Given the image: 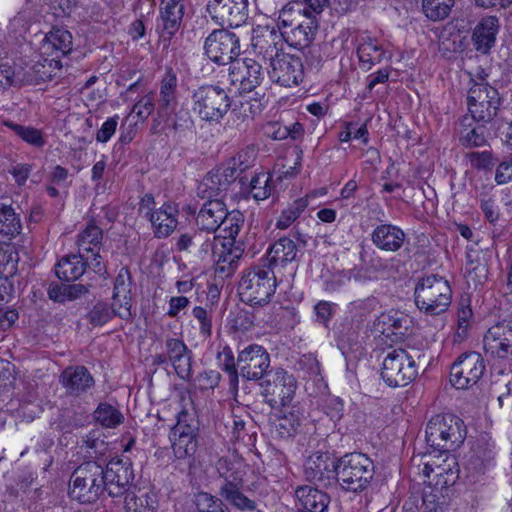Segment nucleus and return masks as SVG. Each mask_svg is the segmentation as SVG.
I'll return each instance as SVG.
<instances>
[{"mask_svg": "<svg viewBox=\"0 0 512 512\" xmlns=\"http://www.w3.org/2000/svg\"><path fill=\"white\" fill-rule=\"evenodd\" d=\"M426 442L443 457L450 450L458 448L466 438V427L461 418L454 414H437L426 426Z\"/></svg>", "mask_w": 512, "mask_h": 512, "instance_id": "obj_1", "label": "nucleus"}, {"mask_svg": "<svg viewBox=\"0 0 512 512\" xmlns=\"http://www.w3.org/2000/svg\"><path fill=\"white\" fill-rule=\"evenodd\" d=\"M277 287L273 269L266 264L246 269L238 284V294L242 302L251 306L267 304Z\"/></svg>", "mask_w": 512, "mask_h": 512, "instance_id": "obj_2", "label": "nucleus"}, {"mask_svg": "<svg viewBox=\"0 0 512 512\" xmlns=\"http://www.w3.org/2000/svg\"><path fill=\"white\" fill-rule=\"evenodd\" d=\"M373 476L374 463L363 453H348L338 459L336 484L346 492H362L368 487Z\"/></svg>", "mask_w": 512, "mask_h": 512, "instance_id": "obj_3", "label": "nucleus"}, {"mask_svg": "<svg viewBox=\"0 0 512 512\" xmlns=\"http://www.w3.org/2000/svg\"><path fill=\"white\" fill-rule=\"evenodd\" d=\"M278 27L285 41L294 48L309 47L318 31V19L301 13L294 7H284L278 17Z\"/></svg>", "mask_w": 512, "mask_h": 512, "instance_id": "obj_4", "label": "nucleus"}, {"mask_svg": "<svg viewBox=\"0 0 512 512\" xmlns=\"http://www.w3.org/2000/svg\"><path fill=\"white\" fill-rule=\"evenodd\" d=\"M103 465L96 461H87L79 465L72 473L68 494L80 503H94L105 491Z\"/></svg>", "mask_w": 512, "mask_h": 512, "instance_id": "obj_5", "label": "nucleus"}, {"mask_svg": "<svg viewBox=\"0 0 512 512\" xmlns=\"http://www.w3.org/2000/svg\"><path fill=\"white\" fill-rule=\"evenodd\" d=\"M192 109L208 123H219L228 113L232 100L228 91L218 84H203L193 90Z\"/></svg>", "mask_w": 512, "mask_h": 512, "instance_id": "obj_6", "label": "nucleus"}, {"mask_svg": "<svg viewBox=\"0 0 512 512\" xmlns=\"http://www.w3.org/2000/svg\"><path fill=\"white\" fill-rule=\"evenodd\" d=\"M414 296L415 304L421 311L429 315H439L450 306L452 290L443 277L428 275L419 279Z\"/></svg>", "mask_w": 512, "mask_h": 512, "instance_id": "obj_7", "label": "nucleus"}, {"mask_svg": "<svg viewBox=\"0 0 512 512\" xmlns=\"http://www.w3.org/2000/svg\"><path fill=\"white\" fill-rule=\"evenodd\" d=\"M440 462L437 460H428L423 463L422 473L428 478V486H431V494L433 495L432 503L438 502L444 498L450 486L456 483L459 478V467L454 456L444 454Z\"/></svg>", "mask_w": 512, "mask_h": 512, "instance_id": "obj_8", "label": "nucleus"}, {"mask_svg": "<svg viewBox=\"0 0 512 512\" xmlns=\"http://www.w3.org/2000/svg\"><path fill=\"white\" fill-rule=\"evenodd\" d=\"M417 375L415 359L405 349H393L385 356L381 377L388 386L404 387L411 383Z\"/></svg>", "mask_w": 512, "mask_h": 512, "instance_id": "obj_9", "label": "nucleus"}, {"mask_svg": "<svg viewBox=\"0 0 512 512\" xmlns=\"http://www.w3.org/2000/svg\"><path fill=\"white\" fill-rule=\"evenodd\" d=\"M197 426L192 414L182 409L177 414V422L170 431V441L177 459L193 458L197 449Z\"/></svg>", "mask_w": 512, "mask_h": 512, "instance_id": "obj_10", "label": "nucleus"}, {"mask_svg": "<svg viewBox=\"0 0 512 512\" xmlns=\"http://www.w3.org/2000/svg\"><path fill=\"white\" fill-rule=\"evenodd\" d=\"M467 105L473 121L491 122L499 109V93L488 83H475L469 90Z\"/></svg>", "mask_w": 512, "mask_h": 512, "instance_id": "obj_11", "label": "nucleus"}, {"mask_svg": "<svg viewBox=\"0 0 512 512\" xmlns=\"http://www.w3.org/2000/svg\"><path fill=\"white\" fill-rule=\"evenodd\" d=\"M204 50L207 57L214 63L231 65L240 54V40L232 31L216 29L206 38Z\"/></svg>", "mask_w": 512, "mask_h": 512, "instance_id": "obj_12", "label": "nucleus"}, {"mask_svg": "<svg viewBox=\"0 0 512 512\" xmlns=\"http://www.w3.org/2000/svg\"><path fill=\"white\" fill-rule=\"evenodd\" d=\"M266 403L272 408L288 406L294 398L297 383L292 374L283 369H277L268 374L262 384Z\"/></svg>", "mask_w": 512, "mask_h": 512, "instance_id": "obj_13", "label": "nucleus"}, {"mask_svg": "<svg viewBox=\"0 0 512 512\" xmlns=\"http://www.w3.org/2000/svg\"><path fill=\"white\" fill-rule=\"evenodd\" d=\"M485 371L484 360L477 352L461 354L450 369V382L457 389L475 385Z\"/></svg>", "mask_w": 512, "mask_h": 512, "instance_id": "obj_14", "label": "nucleus"}, {"mask_svg": "<svg viewBox=\"0 0 512 512\" xmlns=\"http://www.w3.org/2000/svg\"><path fill=\"white\" fill-rule=\"evenodd\" d=\"M237 366L240 375L249 381L262 379L270 367V355L258 344H249L239 351Z\"/></svg>", "mask_w": 512, "mask_h": 512, "instance_id": "obj_15", "label": "nucleus"}, {"mask_svg": "<svg viewBox=\"0 0 512 512\" xmlns=\"http://www.w3.org/2000/svg\"><path fill=\"white\" fill-rule=\"evenodd\" d=\"M264 79L261 65L254 59H236L229 66V80L240 94L248 93L258 87Z\"/></svg>", "mask_w": 512, "mask_h": 512, "instance_id": "obj_16", "label": "nucleus"}, {"mask_svg": "<svg viewBox=\"0 0 512 512\" xmlns=\"http://www.w3.org/2000/svg\"><path fill=\"white\" fill-rule=\"evenodd\" d=\"M103 475H105V490L111 497L125 495L134 480L132 463L128 459H111L106 467H103Z\"/></svg>", "mask_w": 512, "mask_h": 512, "instance_id": "obj_17", "label": "nucleus"}, {"mask_svg": "<svg viewBox=\"0 0 512 512\" xmlns=\"http://www.w3.org/2000/svg\"><path fill=\"white\" fill-rule=\"evenodd\" d=\"M338 460H335L328 453L315 452L311 454L304 464V475L306 480L322 487H329L336 484V468Z\"/></svg>", "mask_w": 512, "mask_h": 512, "instance_id": "obj_18", "label": "nucleus"}, {"mask_svg": "<svg viewBox=\"0 0 512 512\" xmlns=\"http://www.w3.org/2000/svg\"><path fill=\"white\" fill-rule=\"evenodd\" d=\"M207 12L221 26L239 27L246 21L248 0H209Z\"/></svg>", "mask_w": 512, "mask_h": 512, "instance_id": "obj_19", "label": "nucleus"}, {"mask_svg": "<svg viewBox=\"0 0 512 512\" xmlns=\"http://www.w3.org/2000/svg\"><path fill=\"white\" fill-rule=\"evenodd\" d=\"M271 80L284 87L298 85L304 78V67L300 57L288 53L276 57L270 63Z\"/></svg>", "mask_w": 512, "mask_h": 512, "instance_id": "obj_20", "label": "nucleus"}, {"mask_svg": "<svg viewBox=\"0 0 512 512\" xmlns=\"http://www.w3.org/2000/svg\"><path fill=\"white\" fill-rule=\"evenodd\" d=\"M484 349L493 358L504 361H512V324L499 322L486 332Z\"/></svg>", "mask_w": 512, "mask_h": 512, "instance_id": "obj_21", "label": "nucleus"}, {"mask_svg": "<svg viewBox=\"0 0 512 512\" xmlns=\"http://www.w3.org/2000/svg\"><path fill=\"white\" fill-rule=\"evenodd\" d=\"M185 14V0H161L157 28L164 40L179 30Z\"/></svg>", "mask_w": 512, "mask_h": 512, "instance_id": "obj_22", "label": "nucleus"}, {"mask_svg": "<svg viewBox=\"0 0 512 512\" xmlns=\"http://www.w3.org/2000/svg\"><path fill=\"white\" fill-rule=\"evenodd\" d=\"M59 382L70 397H81L95 386V380L83 365L68 366L59 376Z\"/></svg>", "mask_w": 512, "mask_h": 512, "instance_id": "obj_23", "label": "nucleus"}, {"mask_svg": "<svg viewBox=\"0 0 512 512\" xmlns=\"http://www.w3.org/2000/svg\"><path fill=\"white\" fill-rule=\"evenodd\" d=\"M165 351L168 355L167 360L173 366L177 376L189 381L192 377V351L183 340L178 338H167Z\"/></svg>", "mask_w": 512, "mask_h": 512, "instance_id": "obj_24", "label": "nucleus"}, {"mask_svg": "<svg viewBox=\"0 0 512 512\" xmlns=\"http://www.w3.org/2000/svg\"><path fill=\"white\" fill-rule=\"evenodd\" d=\"M499 29L498 17L490 15L481 18L475 25L471 35L474 49L482 55L489 54L495 46Z\"/></svg>", "mask_w": 512, "mask_h": 512, "instance_id": "obj_25", "label": "nucleus"}, {"mask_svg": "<svg viewBox=\"0 0 512 512\" xmlns=\"http://www.w3.org/2000/svg\"><path fill=\"white\" fill-rule=\"evenodd\" d=\"M179 208L178 204L165 202L150 217L153 234L156 238H167L178 225Z\"/></svg>", "mask_w": 512, "mask_h": 512, "instance_id": "obj_26", "label": "nucleus"}, {"mask_svg": "<svg viewBox=\"0 0 512 512\" xmlns=\"http://www.w3.org/2000/svg\"><path fill=\"white\" fill-rule=\"evenodd\" d=\"M72 39V34L68 30L62 27H53L46 33L42 41L43 53L54 56L52 61L57 67H60V61L56 59L66 56L72 51Z\"/></svg>", "mask_w": 512, "mask_h": 512, "instance_id": "obj_27", "label": "nucleus"}, {"mask_svg": "<svg viewBox=\"0 0 512 512\" xmlns=\"http://www.w3.org/2000/svg\"><path fill=\"white\" fill-rule=\"evenodd\" d=\"M406 238L405 232L398 226L390 223L377 225L371 233L372 243L385 252L400 250Z\"/></svg>", "mask_w": 512, "mask_h": 512, "instance_id": "obj_28", "label": "nucleus"}, {"mask_svg": "<svg viewBox=\"0 0 512 512\" xmlns=\"http://www.w3.org/2000/svg\"><path fill=\"white\" fill-rule=\"evenodd\" d=\"M227 217V208L219 199L208 200L199 210L195 222L197 227L208 233H215Z\"/></svg>", "mask_w": 512, "mask_h": 512, "instance_id": "obj_29", "label": "nucleus"}, {"mask_svg": "<svg viewBox=\"0 0 512 512\" xmlns=\"http://www.w3.org/2000/svg\"><path fill=\"white\" fill-rule=\"evenodd\" d=\"M298 501L296 512H327L330 497L327 493L310 485L298 486L295 490Z\"/></svg>", "mask_w": 512, "mask_h": 512, "instance_id": "obj_30", "label": "nucleus"}, {"mask_svg": "<svg viewBox=\"0 0 512 512\" xmlns=\"http://www.w3.org/2000/svg\"><path fill=\"white\" fill-rule=\"evenodd\" d=\"M131 273L127 267H122L114 281L113 305L120 308L118 317L127 319L131 316Z\"/></svg>", "mask_w": 512, "mask_h": 512, "instance_id": "obj_31", "label": "nucleus"}, {"mask_svg": "<svg viewBox=\"0 0 512 512\" xmlns=\"http://www.w3.org/2000/svg\"><path fill=\"white\" fill-rule=\"evenodd\" d=\"M494 460V444L488 441H478L465 463V471L475 479L484 474Z\"/></svg>", "mask_w": 512, "mask_h": 512, "instance_id": "obj_32", "label": "nucleus"}, {"mask_svg": "<svg viewBox=\"0 0 512 512\" xmlns=\"http://www.w3.org/2000/svg\"><path fill=\"white\" fill-rule=\"evenodd\" d=\"M297 253L296 243L288 237H282L269 247L264 264L273 270L276 267L284 268L287 264L296 260Z\"/></svg>", "mask_w": 512, "mask_h": 512, "instance_id": "obj_33", "label": "nucleus"}, {"mask_svg": "<svg viewBox=\"0 0 512 512\" xmlns=\"http://www.w3.org/2000/svg\"><path fill=\"white\" fill-rule=\"evenodd\" d=\"M357 56L360 67L370 70L373 66L382 62L386 56V50L378 39L369 35L358 38Z\"/></svg>", "mask_w": 512, "mask_h": 512, "instance_id": "obj_34", "label": "nucleus"}, {"mask_svg": "<svg viewBox=\"0 0 512 512\" xmlns=\"http://www.w3.org/2000/svg\"><path fill=\"white\" fill-rule=\"evenodd\" d=\"M282 35L268 28L257 33L252 38V46L258 55H262L272 63L276 57L282 55Z\"/></svg>", "mask_w": 512, "mask_h": 512, "instance_id": "obj_35", "label": "nucleus"}, {"mask_svg": "<svg viewBox=\"0 0 512 512\" xmlns=\"http://www.w3.org/2000/svg\"><path fill=\"white\" fill-rule=\"evenodd\" d=\"M177 76L172 69L166 71L160 84L157 113L160 117L170 114L177 105Z\"/></svg>", "mask_w": 512, "mask_h": 512, "instance_id": "obj_36", "label": "nucleus"}, {"mask_svg": "<svg viewBox=\"0 0 512 512\" xmlns=\"http://www.w3.org/2000/svg\"><path fill=\"white\" fill-rule=\"evenodd\" d=\"M87 261L80 253L68 255L59 260L55 267V273L61 280L70 282L79 279L86 270Z\"/></svg>", "mask_w": 512, "mask_h": 512, "instance_id": "obj_37", "label": "nucleus"}, {"mask_svg": "<svg viewBox=\"0 0 512 512\" xmlns=\"http://www.w3.org/2000/svg\"><path fill=\"white\" fill-rule=\"evenodd\" d=\"M227 245L226 243L222 244V250L217 254V259L215 260V275L222 279L228 278L235 273L243 252L239 247L227 248Z\"/></svg>", "mask_w": 512, "mask_h": 512, "instance_id": "obj_38", "label": "nucleus"}, {"mask_svg": "<svg viewBox=\"0 0 512 512\" xmlns=\"http://www.w3.org/2000/svg\"><path fill=\"white\" fill-rule=\"evenodd\" d=\"M165 120L167 127L171 130L173 138L181 141L188 134H192L194 128V121L186 109H179L173 116H166Z\"/></svg>", "mask_w": 512, "mask_h": 512, "instance_id": "obj_39", "label": "nucleus"}, {"mask_svg": "<svg viewBox=\"0 0 512 512\" xmlns=\"http://www.w3.org/2000/svg\"><path fill=\"white\" fill-rule=\"evenodd\" d=\"M103 232L100 227L90 223L77 236L78 253L89 254L90 251L100 250Z\"/></svg>", "mask_w": 512, "mask_h": 512, "instance_id": "obj_40", "label": "nucleus"}, {"mask_svg": "<svg viewBox=\"0 0 512 512\" xmlns=\"http://www.w3.org/2000/svg\"><path fill=\"white\" fill-rule=\"evenodd\" d=\"M472 117H464L462 122L465 123L467 121V129H464L460 132L459 135V143L465 148H479L487 145L488 141L485 135L486 128L485 126L478 125L471 127Z\"/></svg>", "mask_w": 512, "mask_h": 512, "instance_id": "obj_41", "label": "nucleus"}, {"mask_svg": "<svg viewBox=\"0 0 512 512\" xmlns=\"http://www.w3.org/2000/svg\"><path fill=\"white\" fill-rule=\"evenodd\" d=\"M93 416L95 422L104 428H116L124 421L122 412L109 403H100Z\"/></svg>", "mask_w": 512, "mask_h": 512, "instance_id": "obj_42", "label": "nucleus"}, {"mask_svg": "<svg viewBox=\"0 0 512 512\" xmlns=\"http://www.w3.org/2000/svg\"><path fill=\"white\" fill-rule=\"evenodd\" d=\"M3 126H6L14 132L16 136L22 139L29 145L37 148H42L45 145V139L41 130L36 129L32 126H24L14 123L11 120H5L2 122Z\"/></svg>", "mask_w": 512, "mask_h": 512, "instance_id": "obj_43", "label": "nucleus"}, {"mask_svg": "<svg viewBox=\"0 0 512 512\" xmlns=\"http://www.w3.org/2000/svg\"><path fill=\"white\" fill-rule=\"evenodd\" d=\"M242 485L243 484L235 483L228 486H221L219 494L231 505L240 510H254L256 504L241 492Z\"/></svg>", "mask_w": 512, "mask_h": 512, "instance_id": "obj_44", "label": "nucleus"}, {"mask_svg": "<svg viewBox=\"0 0 512 512\" xmlns=\"http://www.w3.org/2000/svg\"><path fill=\"white\" fill-rule=\"evenodd\" d=\"M218 359L220 361V369L228 376L230 390L237 392L240 371L237 362H235L232 350L229 347H224L222 352L218 354Z\"/></svg>", "mask_w": 512, "mask_h": 512, "instance_id": "obj_45", "label": "nucleus"}, {"mask_svg": "<svg viewBox=\"0 0 512 512\" xmlns=\"http://www.w3.org/2000/svg\"><path fill=\"white\" fill-rule=\"evenodd\" d=\"M244 225V215L238 211L233 210L231 212L227 211V217L223 220L221 226L222 228V237L227 241L226 244L233 246L236 243V237L241 231Z\"/></svg>", "mask_w": 512, "mask_h": 512, "instance_id": "obj_46", "label": "nucleus"}, {"mask_svg": "<svg viewBox=\"0 0 512 512\" xmlns=\"http://www.w3.org/2000/svg\"><path fill=\"white\" fill-rule=\"evenodd\" d=\"M120 308L118 306L109 305L105 302H97L87 313V320L93 326H102L110 321L114 316H118Z\"/></svg>", "mask_w": 512, "mask_h": 512, "instance_id": "obj_47", "label": "nucleus"}, {"mask_svg": "<svg viewBox=\"0 0 512 512\" xmlns=\"http://www.w3.org/2000/svg\"><path fill=\"white\" fill-rule=\"evenodd\" d=\"M231 184L224 180L221 173L217 170L209 172L198 187L199 193H207L208 197H217L221 192L226 191Z\"/></svg>", "mask_w": 512, "mask_h": 512, "instance_id": "obj_48", "label": "nucleus"}, {"mask_svg": "<svg viewBox=\"0 0 512 512\" xmlns=\"http://www.w3.org/2000/svg\"><path fill=\"white\" fill-rule=\"evenodd\" d=\"M454 3V0H422V9L428 19L439 21L449 15Z\"/></svg>", "mask_w": 512, "mask_h": 512, "instance_id": "obj_49", "label": "nucleus"}, {"mask_svg": "<svg viewBox=\"0 0 512 512\" xmlns=\"http://www.w3.org/2000/svg\"><path fill=\"white\" fill-rule=\"evenodd\" d=\"M21 222L19 217L9 205L0 203V233L6 236L19 234Z\"/></svg>", "mask_w": 512, "mask_h": 512, "instance_id": "obj_50", "label": "nucleus"}, {"mask_svg": "<svg viewBox=\"0 0 512 512\" xmlns=\"http://www.w3.org/2000/svg\"><path fill=\"white\" fill-rule=\"evenodd\" d=\"M308 206V200L305 198H299L295 200L291 205L284 209L277 219L276 227L278 229L288 228Z\"/></svg>", "mask_w": 512, "mask_h": 512, "instance_id": "obj_51", "label": "nucleus"}, {"mask_svg": "<svg viewBox=\"0 0 512 512\" xmlns=\"http://www.w3.org/2000/svg\"><path fill=\"white\" fill-rule=\"evenodd\" d=\"M216 468L219 476L223 479V484L221 486H228L235 483L243 484L242 472L228 459H219L216 464Z\"/></svg>", "mask_w": 512, "mask_h": 512, "instance_id": "obj_52", "label": "nucleus"}, {"mask_svg": "<svg viewBox=\"0 0 512 512\" xmlns=\"http://www.w3.org/2000/svg\"><path fill=\"white\" fill-rule=\"evenodd\" d=\"M465 159L473 169L481 171H491L495 166L497 159L491 151H473L465 154Z\"/></svg>", "mask_w": 512, "mask_h": 512, "instance_id": "obj_53", "label": "nucleus"}, {"mask_svg": "<svg viewBox=\"0 0 512 512\" xmlns=\"http://www.w3.org/2000/svg\"><path fill=\"white\" fill-rule=\"evenodd\" d=\"M195 503L199 512H230L221 499L206 492L198 493Z\"/></svg>", "mask_w": 512, "mask_h": 512, "instance_id": "obj_54", "label": "nucleus"}, {"mask_svg": "<svg viewBox=\"0 0 512 512\" xmlns=\"http://www.w3.org/2000/svg\"><path fill=\"white\" fill-rule=\"evenodd\" d=\"M269 177L265 173L257 174L250 181V193L256 201L267 199L271 194Z\"/></svg>", "mask_w": 512, "mask_h": 512, "instance_id": "obj_55", "label": "nucleus"}, {"mask_svg": "<svg viewBox=\"0 0 512 512\" xmlns=\"http://www.w3.org/2000/svg\"><path fill=\"white\" fill-rule=\"evenodd\" d=\"M298 369L305 377L313 381L322 380L321 367L317 358L312 354L303 355L298 361Z\"/></svg>", "mask_w": 512, "mask_h": 512, "instance_id": "obj_56", "label": "nucleus"}, {"mask_svg": "<svg viewBox=\"0 0 512 512\" xmlns=\"http://www.w3.org/2000/svg\"><path fill=\"white\" fill-rule=\"evenodd\" d=\"M256 158V149L254 146H247L240 150L233 158L231 164L235 165L240 172L247 170L253 165Z\"/></svg>", "mask_w": 512, "mask_h": 512, "instance_id": "obj_57", "label": "nucleus"}, {"mask_svg": "<svg viewBox=\"0 0 512 512\" xmlns=\"http://www.w3.org/2000/svg\"><path fill=\"white\" fill-rule=\"evenodd\" d=\"M368 129L366 124H362L360 127L356 128V125L352 122L347 123L344 130H342L338 138L341 142H348L352 138L354 139H362L364 144L368 143Z\"/></svg>", "mask_w": 512, "mask_h": 512, "instance_id": "obj_58", "label": "nucleus"}, {"mask_svg": "<svg viewBox=\"0 0 512 512\" xmlns=\"http://www.w3.org/2000/svg\"><path fill=\"white\" fill-rule=\"evenodd\" d=\"M324 411L332 421H340L344 415L343 400L338 396H328L324 402Z\"/></svg>", "mask_w": 512, "mask_h": 512, "instance_id": "obj_59", "label": "nucleus"}, {"mask_svg": "<svg viewBox=\"0 0 512 512\" xmlns=\"http://www.w3.org/2000/svg\"><path fill=\"white\" fill-rule=\"evenodd\" d=\"M192 314H193L194 318L199 323L200 334L205 338H209L212 334V317H211V315L208 313V311L205 308H203L201 306L194 307Z\"/></svg>", "mask_w": 512, "mask_h": 512, "instance_id": "obj_60", "label": "nucleus"}, {"mask_svg": "<svg viewBox=\"0 0 512 512\" xmlns=\"http://www.w3.org/2000/svg\"><path fill=\"white\" fill-rule=\"evenodd\" d=\"M78 0H55L51 4L53 14L58 18L70 17L78 8Z\"/></svg>", "mask_w": 512, "mask_h": 512, "instance_id": "obj_61", "label": "nucleus"}, {"mask_svg": "<svg viewBox=\"0 0 512 512\" xmlns=\"http://www.w3.org/2000/svg\"><path fill=\"white\" fill-rule=\"evenodd\" d=\"M263 130L265 136L273 140H284L289 136L287 125H284L279 121L267 122L264 125Z\"/></svg>", "mask_w": 512, "mask_h": 512, "instance_id": "obj_62", "label": "nucleus"}, {"mask_svg": "<svg viewBox=\"0 0 512 512\" xmlns=\"http://www.w3.org/2000/svg\"><path fill=\"white\" fill-rule=\"evenodd\" d=\"M118 116L108 118L96 133V141L100 143L108 142L115 134L118 125Z\"/></svg>", "mask_w": 512, "mask_h": 512, "instance_id": "obj_63", "label": "nucleus"}, {"mask_svg": "<svg viewBox=\"0 0 512 512\" xmlns=\"http://www.w3.org/2000/svg\"><path fill=\"white\" fill-rule=\"evenodd\" d=\"M233 328L237 331H249L254 326V315L245 310L239 311L232 320Z\"/></svg>", "mask_w": 512, "mask_h": 512, "instance_id": "obj_64", "label": "nucleus"}]
</instances>
